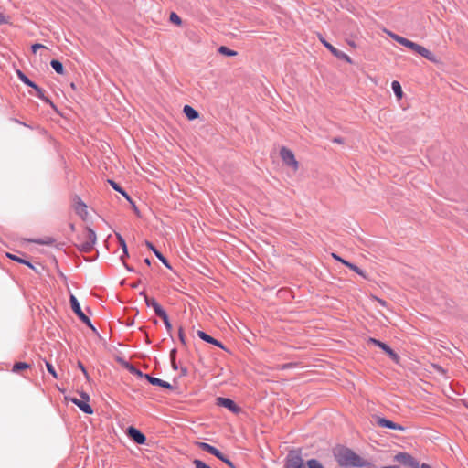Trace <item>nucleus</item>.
Masks as SVG:
<instances>
[{
  "instance_id": "nucleus-33",
  "label": "nucleus",
  "mask_w": 468,
  "mask_h": 468,
  "mask_svg": "<svg viewBox=\"0 0 468 468\" xmlns=\"http://www.w3.org/2000/svg\"><path fill=\"white\" fill-rule=\"evenodd\" d=\"M78 248L81 252L87 253V252H90L93 249V246L90 245V243L84 241L80 246H78Z\"/></svg>"
},
{
  "instance_id": "nucleus-56",
  "label": "nucleus",
  "mask_w": 468,
  "mask_h": 468,
  "mask_svg": "<svg viewBox=\"0 0 468 468\" xmlns=\"http://www.w3.org/2000/svg\"><path fill=\"white\" fill-rule=\"evenodd\" d=\"M180 373H181V376H186L188 374V370L186 367H182L180 368Z\"/></svg>"
},
{
  "instance_id": "nucleus-5",
  "label": "nucleus",
  "mask_w": 468,
  "mask_h": 468,
  "mask_svg": "<svg viewBox=\"0 0 468 468\" xmlns=\"http://www.w3.org/2000/svg\"><path fill=\"white\" fill-rule=\"evenodd\" d=\"M280 155L282 160V162L288 165L293 168L294 171H296L299 167L298 162L295 159L294 154L292 151L288 149L285 146H282L280 150Z\"/></svg>"
},
{
  "instance_id": "nucleus-62",
  "label": "nucleus",
  "mask_w": 468,
  "mask_h": 468,
  "mask_svg": "<svg viewBox=\"0 0 468 468\" xmlns=\"http://www.w3.org/2000/svg\"><path fill=\"white\" fill-rule=\"evenodd\" d=\"M342 263L348 268H350V266L353 264L346 260L342 261Z\"/></svg>"
},
{
  "instance_id": "nucleus-30",
  "label": "nucleus",
  "mask_w": 468,
  "mask_h": 468,
  "mask_svg": "<svg viewBox=\"0 0 468 468\" xmlns=\"http://www.w3.org/2000/svg\"><path fill=\"white\" fill-rule=\"evenodd\" d=\"M154 255L166 268L172 269L168 260L159 250H154Z\"/></svg>"
},
{
  "instance_id": "nucleus-48",
  "label": "nucleus",
  "mask_w": 468,
  "mask_h": 468,
  "mask_svg": "<svg viewBox=\"0 0 468 468\" xmlns=\"http://www.w3.org/2000/svg\"><path fill=\"white\" fill-rule=\"evenodd\" d=\"M143 378H145L150 384L153 385V380H154L155 377H152L149 374H144Z\"/></svg>"
},
{
  "instance_id": "nucleus-32",
  "label": "nucleus",
  "mask_w": 468,
  "mask_h": 468,
  "mask_svg": "<svg viewBox=\"0 0 468 468\" xmlns=\"http://www.w3.org/2000/svg\"><path fill=\"white\" fill-rule=\"evenodd\" d=\"M169 20H170L171 23L176 24L177 26H181V24H182V19L175 12H171L170 16H169Z\"/></svg>"
},
{
  "instance_id": "nucleus-60",
  "label": "nucleus",
  "mask_w": 468,
  "mask_h": 468,
  "mask_svg": "<svg viewBox=\"0 0 468 468\" xmlns=\"http://www.w3.org/2000/svg\"><path fill=\"white\" fill-rule=\"evenodd\" d=\"M332 256H333V258H334L335 260H336V261H340V262H342V261H344V259H342L340 256H338V255H336V254H335V253H333V254H332Z\"/></svg>"
},
{
  "instance_id": "nucleus-14",
  "label": "nucleus",
  "mask_w": 468,
  "mask_h": 468,
  "mask_svg": "<svg viewBox=\"0 0 468 468\" xmlns=\"http://www.w3.org/2000/svg\"><path fill=\"white\" fill-rule=\"evenodd\" d=\"M30 87L35 90L36 96H37L44 102L49 104L53 109L57 110L56 105L51 101L49 98L45 96L44 90L38 85L33 82V84Z\"/></svg>"
},
{
  "instance_id": "nucleus-37",
  "label": "nucleus",
  "mask_w": 468,
  "mask_h": 468,
  "mask_svg": "<svg viewBox=\"0 0 468 468\" xmlns=\"http://www.w3.org/2000/svg\"><path fill=\"white\" fill-rule=\"evenodd\" d=\"M46 367H47V370L55 378H58V374L54 368V367L48 361H46Z\"/></svg>"
},
{
  "instance_id": "nucleus-45",
  "label": "nucleus",
  "mask_w": 468,
  "mask_h": 468,
  "mask_svg": "<svg viewBox=\"0 0 468 468\" xmlns=\"http://www.w3.org/2000/svg\"><path fill=\"white\" fill-rule=\"evenodd\" d=\"M368 342L374 344L375 346H378L379 348L384 344V342H381L380 340H378V339H375V338H372V337H370L368 339Z\"/></svg>"
},
{
  "instance_id": "nucleus-12",
  "label": "nucleus",
  "mask_w": 468,
  "mask_h": 468,
  "mask_svg": "<svg viewBox=\"0 0 468 468\" xmlns=\"http://www.w3.org/2000/svg\"><path fill=\"white\" fill-rule=\"evenodd\" d=\"M198 448L201 449L202 451H205L214 456H216L217 458H222V452L218 450L216 447L208 444V443H206V442H197V443Z\"/></svg>"
},
{
  "instance_id": "nucleus-49",
  "label": "nucleus",
  "mask_w": 468,
  "mask_h": 468,
  "mask_svg": "<svg viewBox=\"0 0 468 468\" xmlns=\"http://www.w3.org/2000/svg\"><path fill=\"white\" fill-rule=\"evenodd\" d=\"M80 397L82 399L81 400L88 401V402L90 401V396L86 392L81 391L80 393Z\"/></svg>"
},
{
  "instance_id": "nucleus-39",
  "label": "nucleus",
  "mask_w": 468,
  "mask_h": 468,
  "mask_svg": "<svg viewBox=\"0 0 468 468\" xmlns=\"http://www.w3.org/2000/svg\"><path fill=\"white\" fill-rule=\"evenodd\" d=\"M193 463H195L196 468H211L210 465L198 459L194 460Z\"/></svg>"
},
{
  "instance_id": "nucleus-13",
  "label": "nucleus",
  "mask_w": 468,
  "mask_h": 468,
  "mask_svg": "<svg viewBox=\"0 0 468 468\" xmlns=\"http://www.w3.org/2000/svg\"><path fill=\"white\" fill-rule=\"evenodd\" d=\"M71 402H73L75 405H77L80 410H82L86 414H92L93 410L91 406L89 404L88 401L80 400L77 398H71L69 399Z\"/></svg>"
},
{
  "instance_id": "nucleus-44",
  "label": "nucleus",
  "mask_w": 468,
  "mask_h": 468,
  "mask_svg": "<svg viewBox=\"0 0 468 468\" xmlns=\"http://www.w3.org/2000/svg\"><path fill=\"white\" fill-rule=\"evenodd\" d=\"M368 342L374 344L375 346H378L379 348L384 344V342H381L380 340H378V339H375V338H372V337H370L368 339Z\"/></svg>"
},
{
  "instance_id": "nucleus-29",
  "label": "nucleus",
  "mask_w": 468,
  "mask_h": 468,
  "mask_svg": "<svg viewBox=\"0 0 468 468\" xmlns=\"http://www.w3.org/2000/svg\"><path fill=\"white\" fill-rule=\"evenodd\" d=\"M398 43L403 45L404 47L406 48H409L410 49L413 50L416 44L415 42H412L403 37H401V38H398Z\"/></svg>"
},
{
  "instance_id": "nucleus-58",
  "label": "nucleus",
  "mask_w": 468,
  "mask_h": 468,
  "mask_svg": "<svg viewBox=\"0 0 468 468\" xmlns=\"http://www.w3.org/2000/svg\"><path fill=\"white\" fill-rule=\"evenodd\" d=\"M78 367H79L82 372H85V367H84V365H83L80 361H78Z\"/></svg>"
},
{
  "instance_id": "nucleus-3",
  "label": "nucleus",
  "mask_w": 468,
  "mask_h": 468,
  "mask_svg": "<svg viewBox=\"0 0 468 468\" xmlns=\"http://www.w3.org/2000/svg\"><path fill=\"white\" fill-rule=\"evenodd\" d=\"M393 461L406 468H419V462L407 452H399L393 457Z\"/></svg>"
},
{
  "instance_id": "nucleus-41",
  "label": "nucleus",
  "mask_w": 468,
  "mask_h": 468,
  "mask_svg": "<svg viewBox=\"0 0 468 468\" xmlns=\"http://www.w3.org/2000/svg\"><path fill=\"white\" fill-rule=\"evenodd\" d=\"M178 337H179V340L181 342L182 345L186 346V335L184 334V331H183V328L180 327L179 328V331H178Z\"/></svg>"
},
{
  "instance_id": "nucleus-34",
  "label": "nucleus",
  "mask_w": 468,
  "mask_h": 468,
  "mask_svg": "<svg viewBox=\"0 0 468 468\" xmlns=\"http://www.w3.org/2000/svg\"><path fill=\"white\" fill-rule=\"evenodd\" d=\"M154 311L155 314L160 318H163L164 316H165L167 314L166 312L164 310V308L159 303L154 306Z\"/></svg>"
},
{
  "instance_id": "nucleus-22",
  "label": "nucleus",
  "mask_w": 468,
  "mask_h": 468,
  "mask_svg": "<svg viewBox=\"0 0 468 468\" xmlns=\"http://www.w3.org/2000/svg\"><path fill=\"white\" fill-rule=\"evenodd\" d=\"M153 385L154 386H158V387H161L163 388L169 389V390H173L174 389V387L170 383H168V382H166L165 380H162V379H160L158 378H154V380H153Z\"/></svg>"
},
{
  "instance_id": "nucleus-64",
  "label": "nucleus",
  "mask_w": 468,
  "mask_h": 468,
  "mask_svg": "<svg viewBox=\"0 0 468 468\" xmlns=\"http://www.w3.org/2000/svg\"><path fill=\"white\" fill-rule=\"evenodd\" d=\"M69 227L71 231H75V225L73 223H69Z\"/></svg>"
},
{
  "instance_id": "nucleus-27",
  "label": "nucleus",
  "mask_w": 468,
  "mask_h": 468,
  "mask_svg": "<svg viewBox=\"0 0 468 468\" xmlns=\"http://www.w3.org/2000/svg\"><path fill=\"white\" fill-rule=\"evenodd\" d=\"M140 295L144 296V302H145V304L148 306V307H152L153 309L154 308L155 305L158 304V303L156 302L155 299L154 298H150L146 295L145 292L144 291H142L140 292Z\"/></svg>"
},
{
  "instance_id": "nucleus-1",
  "label": "nucleus",
  "mask_w": 468,
  "mask_h": 468,
  "mask_svg": "<svg viewBox=\"0 0 468 468\" xmlns=\"http://www.w3.org/2000/svg\"><path fill=\"white\" fill-rule=\"evenodd\" d=\"M333 455L338 465L343 468L370 467L371 463L367 459L356 453L352 449L336 445L333 448Z\"/></svg>"
},
{
  "instance_id": "nucleus-2",
  "label": "nucleus",
  "mask_w": 468,
  "mask_h": 468,
  "mask_svg": "<svg viewBox=\"0 0 468 468\" xmlns=\"http://www.w3.org/2000/svg\"><path fill=\"white\" fill-rule=\"evenodd\" d=\"M284 468H305L300 449L292 450L286 457Z\"/></svg>"
},
{
  "instance_id": "nucleus-42",
  "label": "nucleus",
  "mask_w": 468,
  "mask_h": 468,
  "mask_svg": "<svg viewBox=\"0 0 468 468\" xmlns=\"http://www.w3.org/2000/svg\"><path fill=\"white\" fill-rule=\"evenodd\" d=\"M223 461L229 468H235L233 463L222 453V458H218Z\"/></svg>"
},
{
  "instance_id": "nucleus-16",
  "label": "nucleus",
  "mask_w": 468,
  "mask_h": 468,
  "mask_svg": "<svg viewBox=\"0 0 468 468\" xmlns=\"http://www.w3.org/2000/svg\"><path fill=\"white\" fill-rule=\"evenodd\" d=\"M388 356V357L396 362V363H399V356L393 350L389 347V346H388L386 343H384L381 347H380Z\"/></svg>"
},
{
  "instance_id": "nucleus-57",
  "label": "nucleus",
  "mask_w": 468,
  "mask_h": 468,
  "mask_svg": "<svg viewBox=\"0 0 468 468\" xmlns=\"http://www.w3.org/2000/svg\"><path fill=\"white\" fill-rule=\"evenodd\" d=\"M129 254H128V249L126 248V252L125 250H122V255L120 257V259L123 261H124V258L125 257H128Z\"/></svg>"
},
{
  "instance_id": "nucleus-18",
  "label": "nucleus",
  "mask_w": 468,
  "mask_h": 468,
  "mask_svg": "<svg viewBox=\"0 0 468 468\" xmlns=\"http://www.w3.org/2000/svg\"><path fill=\"white\" fill-rule=\"evenodd\" d=\"M108 183L111 185V186L120 194H122L129 202H132L131 197L127 194V192L115 181L109 179Z\"/></svg>"
},
{
  "instance_id": "nucleus-38",
  "label": "nucleus",
  "mask_w": 468,
  "mask_h": 468,
  "mask_svg": "<svg viewBox=\"0 0 468 468\" xmlns=\"http://www.w3.org/2000/svg\"><path fill=\"white\" fill-rule=\"evenodd\" d=\"M36 242L40 245H52L55 242V239L52 238H46L45 239H39Z\"/></svg>"
},
{
  "instance_id": "nucleus-10",
  "label": "nucleus",
  "mask_w": 468,
  "mask_h": 468,
  "mask_svg": "<svg viewBox=\"0 0 468 468\" xmlns=\"http://www.w3.org/2000/svg\"><path fill=\"white\" fill-rule=\"evenodd\" d=\"M413 51L420 54V56H422L429 61H431L434 63L438 62L436 56L432 52H431L429 49H427L426 48H424L419 44H416Z\"/></svg>"
},
{
  "instance_id": "nucleus-6",
  "label": "nucleus",
  "mask_w": 468,
  "mask_h": 468,
  "mask_svg": "<svg viewBox=\"0 0 468 468\" xmlns=\"http://www.w3.org/2000/svg\"><path fill=\"white\" fill-rule=\"evenodd\" d=\"M321 42L324 44V46L335 57L337 58L338 59H342V60H345L346 62L349 63V64H352L353 63V60L351 59V58L349 56H347L346 53H344L343 51L337 49L336 48H335L333 45H331L329 42H327L326 40H324V38H320Z\"/></svg>"
},
{
  "instance_id": "nucleus-9",
  "label": "nucleus",
  "mask_w": 468,
  "mask_h": 468,
  "mask_svg": "<svg viewBox=\"0 0 468 468\" xmlns=\"http://www.w3.org/2000/svg\"><path fill=\"white\" fill-rule=\"evenodd\" d=\"M73 208L82 219L86 218L88 215L87 206L79 196H75L73 198Z\"/></svg>"
},
{
  "instance_id": "nucleus-7",
  "label": "nucleus",
  "mask_w": 468,
  "mask_h": 468,
  "mask_svg": "<svg viewBox=\"0 0 468 468\" xmlns=\"http://www.w3.org/2000/svg\"><path fill=\"white\" fill-rule=\"evenodd\" d=\"M127 436L135 443L143 445L146 442L145 435L137 428L130 426L126 431Z\"/></svg>"
},
{
  "instance_id": "nucleus-51",
  "label": "nucleus",
  "mask_w": 468,
  "mask_h": 468,
  "mask_svg": "<svg viewBox=\"0 0 468 468\" xmlns=\"http://www.w3.org/2000/svg\"><path fill=\"white\" fill-rule=\"evenodd\" d=\"M332 142L342 144H344V138L339 137V136L338 137H335V138L332 139Z\"/></svg>"
},
{
  "instance_id": "nucleus-23",
  "label": "nucleus",
  "mask_w": 468,
  "mask_h": 468,
  "mask_svg": "<svg viewBox=\"0 0 468 468\" xmlns=\"http://www.w3.org/2000/svg\"><path fill=\"white\" fill-rule=\"evenodd\" d=\"M391 88L393 90L394 94L397 96L398 99H401L403 95L401 85L399 81L394 80L391 83Z\"/></svg>"
},
{
  "instance_id": "nucleus-53",
  "label": "nucleus",
  "mask_w": 468,
  "mask_h": 468,
  "mask_svg": "<svg viewBox=\"0 0 468 468\" xmlns=\"http://www.w3.org/2000/svg\"><path fill=\"white\" fill-rule=\"evenodd\" d=\"M176 353H177V351H176V348L171 350V352H170V360H176Z\"/></svg>"
},
{
  "instance_id": "nucleus-55",
  "label": "nucleus",
  "mask_w": 468,
  "mask_h": 468,
  "mask_svg": "<svg viewBox=\"0 0 468 468\" xmlns=\"http://www.w3.org/2000/svg\"><path fill=\"white\" fill-rule=\"evenodd\" d=\"M388 35L390 36L396 42H398V38H401L400 36L394 34L392 32H388Z\"/></svg>"
},
{
  "instance_id": "nucleus-43",
  "label": "nucleus",
  "mask_w": 468,
  "mask_h": 468,
  "mask_svg": "<svg viewBox=\"0 0 468 468\" xmlns=\"http://www.w3.org/2000/svg\"><path fill=\"white\" fill-rule=\"evenodd\" d=\"M31 48H32V52H33V53H37V51L38 49L46 48V47H45L44 45H42V44L36 43V44H33V45H32Z\"/></svg>"
},
{
  "instance_id": "nucleus-19",
  "label": "nucleus",
  "mask_w": 468,
  "mask_h": 468,
  "mask_svg": "<svg viewBox=\"0 0 468 468\" xmlns=\"http://www.w3.org/2000/svg\"><path fill=\"white\" fill-rule=\"evenodd\" d=\"M86 232H87L86 242L94 246V244L96 243V240H97V236H96L95 231L91 228L86 227Z\"/></svg>"
},
{
  "instance_id": "nucleus-36",
  "label": "nucleus",
  "mask_w": 468,
  "mask_h": 468,
  "mask_svg": "<svg viewBox=\"0 0 468 468\" xmlns=\"http://www.w3.org/2000/svg\"><path fill=\"white\" fill-rule=\"evenodd\" d=\"M115 235H116V238L118 239V242H119L122 250L126 251L127 245H126V242H125L124 239L119 233H115Z\"/></svg>"
},
{
  "instance_id": "nucleus-31",
  "label": "nucleus",
  "mask_w": 468,
  "mask_h": 468,
  "mask_svg": "<svg viewBox=\"0 0 468 468\" xmlns=\"http://www.w3.org/2000/svg\"><path fill=\"white\" fill-rule=\"evenodd\" d=\"M305 468H324V466L316 459H310V460H308L306 462V467Z\"/></svg>"
},
{
  "instance_id": "nucleus-52",
  "label": "nucleus",
  "mask_w": 468,
  "mask_h": 468,
  "mask_svg": "<svg viewBox=\"0 0 468 468\" xmlns=\"http://www.w3.org/2000/svg\"><path fill=\"white\" fill-rule=\"evenodd\" d=\"M374 299L383 307H386L387 306V302L378 298V297H374Z\"/></svg>"
},
{
  "instance_id": "nucleus-28",
  "label": "nucleus",
  "mask_w": 468,
  "mask_h": 468,
  "mask_svg": "<svg viewBox=\"0 0 468 468\" xmlns=\"http://www.w3.org/2000/svg\"><path fill=\"white\" fill-rule=\"evenodd\" d=\"M18 79L27 86L30 87L34 81H32L25 73L21 70H16Z\"/></svg>"
},
{
  "instance_id": "nucleus-11",
  "label": "nucleus",
  "mask_w": 468,
  "mask_h": 468,
  "mask_svg": "<svg viewBox=\"0 0 468 468\" xmlns=\"http://www.w3.org/2000/svg\"><path fill=\"white\" fill-rule=\"evenodd\" d=\"M197 334L198 337L200 339H202L203 341H205L207 343H209V344H212V345H214V346H218V347H219V348H221L223 350H226V347H225V346L223 345L222 342H220V341L215 339L214 337L210 336L206 332L198 330L197 332Z\"/></svg>"
},
{
  "instance_id": "nucleus-47",
  "label": "nucleus",
  "mask_w": 468,
  "mask_h": 468,
  "mask_svg": "<svg viewBox=\"0 0 468 468\" xmlns=\"http://www.w3.org/2000/svg\"><path fill=\"white\" fill-rule=\"evenodd\" d=\"M143 378H145L150 384L153 385V380H154L155 377H152L149 374H144Z\"/></svg>"
},
{
  "instance_id": "nucleus-54",
  "label": "nucleus",
  "mask_w": 468,
  "mask_h": 468,
  "mask_svg": "<svg viewBox=\"0 0 468 468\" xmlns=\"http://www.w3.org/2000/svg\"><path fill=\"white\" fill-rule=\"evenodd\" d=\"M393 430L404 431L406 430V428L404 426L395 422V427L393 428Z\"/></svg>"
},
{
  "instance_id": "nucleus-20",
  "label": "nucleus",
  "mask_w": 468,
  "mask_h": 468,
  "mask_svg": "<svg viewBox=\"0 0 468 468\" xmlns=\"http://www.w3.org/2000/svg\"><path fill=\"white\" fill-rule=\"evenodd\" d=\"M6 255H7V257L9 259H11V260H13V261H15L16 262L25 264V265L28 266L29 268H31V269H34L33 264L29 261L25 260L23 258H20V257H18L16 255L11 254V253H7Z\"/></svg>"
},
{
  "instance_id": "nucleus-25",
  "label": "nucleus",
  "mask_w": 468,
  "mask_h": 468,
  "mask_svg": "<svg viewBox=\"0 0 468 468\" xmlns=\"http://www.w3.org/2000/svg\"><path fill=\"white\" fill-rule=\"evenodd\" d=\"M218 51L219 54L224 55V56H228V57H234V56H236L238 54L237 51L232 50V49L229 48L226 46H220L218 48Z\"/></svg>"
},
{
  "instance_id": "nucleus-24",
  "label": "nucleus",
  "mask_w": 468,
  "mask_h": 468,
  "mask_svg": "<svg viewBox=\"0 0 468 468\" xmlns=\"http://www.w3.org/2000/svg\"><path fill=\"white\" fill-rule=\"evenodd\" d=\"M124 366L131 374L137 376L138 378H143L144 373L141 370H139L136 367H134L133 364L125 362Z\"/></svg>"
},
{
  "instance_id": "nucleus-4",
  "label": "nucleus",
  "mask_w": 468,
  "mask_h": 468,
  "mask_svg": "<svg viewBox=\"0 0 468 468\" xmlns=\"http://www.w3.org/2000/svg\"><path fill=\"white\" fill-rule=\"evenodd\" d=\"M69 303H70L72 311L79 317V319L82 323H84L87 326H91L90 319L82 312L78 299L72 294L70 295Z\"/></svg>"
},
{
  "instance_id": "nucleus-15",
  "label": "nucleus",
  "mask_w": 468,
  "mask_h": 468,
  "mask_svg": "<svg viewBox=\"0 0 468 468\" xmlns=\"http://www.w3.org/2000/svg\"><path fill=\"white\" fill-rule=\"evenodd\" d=\"M374 418L376 420V424L378 425L379 427L388 428L391 430H393V428L395 427V422H393L390 420L379 416H375Z\"/></svg>"
},
{
  "instance_id": "nucleus-61",
  "label": "nucleus",
  "mask_w": 468,
  "mask_h": 468,
  "mask_svg": "<svg viewBox=\"0 0 468 468\" xmlns=\"http://www.w3.org/2000/svg\"><path fill=\"white\" fill-rule=\"evenodd\" d=\"M171 366H172L173 369H175V370H176L178 368L176 360H171Z\"/></svg>"
},
{
  "instance_id": "nucleus-46",
  "label": "nucleus",
  "mask_w": 468,
  "mask_h": 468,
  "mask_svg": "<svg viewBox=\"0 0 468 468\" xmlns=\"http://www.w3.org/2000/svg\"><path fill=\"white\" fill-rule=\"evenodd\" d=\"M145 245H146V247H147L149 250H151L154 253V250H157V249L153 245V243H152V242H150V241H148V240H146V241H145Z\"/></svg>"
},
{
  "instance_id": "nucleus-26",
  "label": "nucleus",
  "mask_w": 468,
  "mask_h": 468,
  "mask_svg": "<svg viewBox=\"0 0 468 468\" xmlns=\"http://www.w3.org/2000/svg\"><path fill=\"white\" fill-rule=\"evenodd\" d=\"M30 367V365L26 362H16L14 364L12 371L15 373H19L22 370L27 369Z\"/></svg>"
},
{
  "instance_id": "nucleus-50",
  "label": "nucleus",
  "mask_w": 468,
  "mask_h": 468,
  "mask_svg": "<svg viewBox=\"0 0 468 468\" xmlns=\"http://www.w3.org/2000/svg\"><path fill=\"white\" fill-rule=\"evenodd\" d=\"M7 22V17L2 13H0V25L6 24Z\"/></svg>"
},
{
  "instance_id": "nucleus-17",
  "label": "nucleus",
  "mask_w": 468,
  "mask_h": 468,
  "mask_svg": "<svg viewBox=\"0 0 468 468\" xmlns=\"http://www.w3.org/2000/svg\"><path fill=\"white\" fill-rule=\"evenodd\" d=\"M183 112L187 117L188 120L193 121L198 118L199 113L197 110H195L190 105H185L183 109Z\"/></svg>"
},
{
  "instance_id": "nucleus-21",
  "label": "nucleus",
  "mask_w": 468,
  "mask_h": 468,
  "mask_svg": "<svg viewBox=\"0 0 468 468\" xmlns=\"http://www.w3.org/2000/svg\"><path fill=\"white\" fill-rule=\"evenodd\" d=\"M50 66L58 74H64V67L63 64L58 59H52L50 61Z\"/></svg>"
},
{
  "instance_id": "nucleus-59",
  "label": "nucleus",
  "mask_w": 468,
  "mask_h": 468,
  "mask_svg": "<svg viewBox=\"0 0 468 468\" xmlns=\"http://www.w3.org/2000/svg\"><path fill=\"white\" fill-rule=\"evenodd\" d=\"M293 367V364L292 363H288V364H284L282 366V369H285V368H291Z\"/></svg>"
},
{
  "instance_id": "nucleus-40",
  "label": "nucleus",
  "mask_w": 468,
  "mask_h": 468,
  "mask_svg": "<svg viewBox=\"0 0 468 468\" xmlns=\"http://www.w3.org/2000/svg\"><path fill=\"white\" fill-rule=\"evenodd\" d=\"M161 319L163 320L166 330L168 331V333H170L171 330H172V324H171V323L169 321L168 315L166 314L165 316H164Z\"/></svg>"
},
{
  "instance_id": "nucleus-8",
  "label": "nucleus",
  "mask_w": 468,
  "mask_h": 468,
  "mask_svg": "<svg viewBox=\"0 0 468 468\" xmlns=\"http://www.w3.org/2000/svg\"><path fill=\"white\" fill-rule=\"evenodd\" d=\"M216 405L227 408L233 413H239L241 411L240 407H239L231 399L229 398L218 397L216 399Z\"/></svg>"
},
{
  "instance_id": "nucleus-35",
  "label": "nucleus",
  "mask_w": 468,
  "mask_h": 468,
  "mask_svg": "<svg viewBox=\"0 0 468 468\" xmlns=\"http://www.w3.org/2000/svg\"><path fill=\"white\" fill-rule=\"evenodd\" d=\"M349 269L354 271L358 275L364 277L365 279H367L365 271L362 269H360L358 266H356V264H352Z\"/></svg>"
},
{
  "instance_id": "nucleus-63",
  "label": "nucleus",
  "mask_w": 468,
  "mask_h": 468,
  "mask_svg": "<svg viewBox=\"0 0 468 468\" xmlns=\"http://www.w3.org/2000/svg\"><path fill=\"white\" fill-rule=\"evenodd\" d=\"M419 468H431L429 464L427 463H422V464H419Z\"/></svg>"
}]
</instances>
